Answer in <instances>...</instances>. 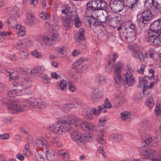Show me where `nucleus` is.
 Masks as SVG:
<instances>
[{
  "label": "nucleus",
  "mask_w": 161,
  "mask_h": 161,
  "mask_svg": "<svg viewBox=\"0 0 161 161\" xmlns=\"http://www.w3.org/2000/svg\"><path fill=\"white\" fill-rule=\"evenodd\" d=\"M38 98L31 97L28 99L29 103L30 106L34 108H36L39 103Z\"/></svg>",
  "instance_id": "obj_34"
},
{
  "label": "nucleus",
  "mask_w": 161,
  "mask_h": 161,
  "mask_svg": "<svg viewBox=\"0 0 161 161\" xmlns=\"http://www.w3.org/2000/svg\"><path fill=\"white\" fill-rule=\"evenodd\" d=\"M35 158L38 161H45L44 159L38 153L35 154Z\"/></svg>",
  "instance_id": "obj_64"
},
{
  "label": "nucleus",
  "mask_w": 161,
  "mask_h": 161,
  "mask_svg": "<svg viewBox=\"0 0 161 161\" xmlns=\"http://www.w3.org/2000/svg\"><path fill=\"white\" fill-rule=\"evenodd\" d=\"M143 147L139 150L140 154L145 158L153 161H161V148L156 152L153 149H146L144 145Z\"/></svg>",
  "instance_id": "obj_3"
},
{
  "label": "nucleus",
  "mask_w": 161,
  "mask_h": 161,
  "mask_svg": "<svg viewBox=\"0 0 161 161\" xmlns=\"http://www.w3.org/2000/svg\"><path fill=\"white\" fill-rule=\"evenodd\" d=\"M23 43L21 41L18 42L17 44L14 45L13 48L14 49L19 50L21 49L23 47Z\"/></svg>",
  "instance_id": "obj_55"
},
{
  "label": "nucleus",
  "mask_w": 161,
  "mask_h": 161,
  "mask_svg": "<svg viewBox=\"0 0 161 161\" xmlns=\"http://www.w3.org/2000/svg\"><path fill=\"white\" fill-rule=\"evenodd\" d=\"M136 39L135 33L133 32H128L127 36V38L125 40L126 43H131L133 42Z\"/></svg>",
  "instance_id": "obj_27"
},
{
  "label": "nucleus",
  "mask_w": 161,
  "mask_h": 161,
  "mask_svg": "<svg viewBox=\"0 0 161 161\" xmlns=\"http://www.w3.org/2000/svg\"><path fill=\"white\" fill-rule=\"evenodd\" d=\"M58 36L57 31L52 28V31L47 36L44 37V42L47 45H50L56 41Z\"/></svg>",
  "instance_id": "obj_8"
},
{
  "label": "nucleus",
  "mask_w": 161,
  "mask_h": 161,
  "mask_svg": "<svg viewBox=\"0 0 161 161\" xmlns=\"http://www.w3.org/2000/svg\"><path fill=\"white\" fill-rule=\"evenodd\" d=\"M96 18L88 16V18L87 19L88 21L89 25H90V27H91L92 25L93 26V23H95Z\"/></svg>",
  "instance_id": "obj_59"
},
{
  "label": "nucleus",
  "mask_w": 161,
  "mask_h": 161,
  "mask_svg": "<svg viewBox=\"0 0 161 161\" xmlns=\"http://www.w3.org/2000/svg\"><path fill=\"white\" fill-rule=\"evenodd\" d=\"M140 3L139 0H134L130 4H126L125 6L128 7L129 8H131L132 10L135 11Z\"/></svg>",
  "instance_id": "obj_31"
},
{
  "label": "nucleus",
  "mask_w": 161,
  "mask_h": 161,
  "mask_svg": "<svg viewBox=\"0 0 161 161\" xmlns=\"http://www.w3.org/2000/svg\"><path fill=\"white\" fill-rule=\"evenodd\" d=\"M117 31H119V37L124 41H125L127 38L128 31L126 29V28L124 26H120L117 29Z\"/></svg>",
  "instance_id": "obj_15"
},
{
  "label": "nucleus",
  "mask_w": 161,
  "mask_h": 161,
  "mask_svg": "<svg viewBox=\"0 0 161 161\" xmlns=\"http://www.w3.org/2000/svg\"><path fill=\"white\" fill-rule=\"evenodd\" d=\"M147 41L153 45H161V39H159L158 36L156 35L151 37L148 36Z\"/></svg>",
  "instance_id": "obj_19"
},
{
  "label": "nucleus",
  "mask_w": 161,
  "mask_h": 161,
  "mask_svg": "<svg viewBox=\"0 0 161 161\" xmlns=\"http://www.w3.org/2000/svg\"><path fill=\"white\" fill-rule=\"evenodd\" d=\"M51 142L53 144L57 143V146L58 147H60L62 145L61 143L59 142V138L57 137H53L51 141Z\"/></svg>",
  "instance_id": "obj_60"
},
{
  "label": "nucleus",
  "mask_w": 161,
  "mask_h": 161,
  "mask_svg": "<svg viewBox=\"0 0 161 161\" xmlns=\"http://www.w3.org/2000/svg\"><path fill=\"white\" fill-rule=\"evenodd\" d=\"M87 59L84 57H81L77 60L73 64V68L75 67L80 69L81 72H86L88 70V67L86 65H82V63Z\"/></svg>",
  "instance_id": "obj_10"
},
{
  "label": "nucleus",
  "mask_w": 161,
  "mask_h": 161,
  "mask_svg": "<svg viewBox=\"0 0 161 161\" xmlns=\"http://www.w3.org/2000/svg\"><path fill=\"white\" fill-rule=\"evenodd\" d=\"M103 96V92L98 89H95L91 94V99L94 102H98Z\"/></svg>",
  "instance_id": "obj_13"
},
{
  "label": "nucleus",
  "mask_w": 161,
  "mask_h": 161,
  "mask_svg": "<svg viewBox=\"0 0 161 161\" xmlns=\"http://www.w3.org/2000/svg\"><path fill=\"white\" fill-rule=\"evenodd\" d=\"M139 84L137 85L139 87H142L143 86V89L142 92L143 93H144L146 92V87L147 84V82L144 78H139Z\"/></svg>",
  "instance_id": "obj_30"
},
{
  "label": "nucleus",
  "mask_w": 161,
  "mask_h": 161,
  "mask_svg": "<svg viewBox=\"0 0 161 161\" xmlns=\"http://www.w3.org/2000/svg\"><path fill=\"white\" fill-rule=\"evenodd\" d=\"M16 91L17 93V96H20L24 95L29 94L28 92H27V91H28L26 90V88L23 87L22 89L20 88V86H18L16 87Z\"/></svg>",
  "instance_id": "obj_35"
},
{
  "label": "nucleus",
  "mask_w": 161,
  "mask_h": 161,
  "mask_svg": "<svg viewBox=\"0 0 161 161\" xmlns=\"http://www.w3.org/2000/svg\"><path fill=\"white\" fill-rule=\"evenodd\" d=\"M66 8L70 14L71 17L77 15V14L75 10V7L73 4L69 3L66 5Z\"/></svg>",
  "instance_id": "obj_25"
},
{
  "label": "nucleus",
  "mask_w": 161,
  "mask_h": 161,
  "mask_svg": "<svg viewBox=\"0 0 161 161\" xmlns=\"http://www.w3.org/2000/svg\"><path fill=\"white\" fill-rule=\"evenodd\" d=\"M54 50L57 52L59 54L63 55V52L64 50V47L63 46L61 47H56L54 48Z\"/></svg>",
  "instance_id": "obj_62"
},
{
  "label": "nucleus",
  "mask_w": 161,
  "mask_h": 161,
  "mask_svg": "<svg viewBox=\"0 0 161 161\" xmlns=\"http://www.w3.org/2000/svg\"><path fill=\"white\" fill-rule=\"evenodd\" d=\"M84 127L86 128V130L91 131H92L95 128L94 125L88 122H84L83 128H84Z\"/></svg>",
  "instance_id": "obj_39"
},
{
  "label": "nucleus",
  "mask_w": 161,
  "mask_h": 161,
  "mask_svg": "<svg viewBox=\"0 0 161 161\" xmlns=\"http://www.w3.org/2000/svg\"><path fill=\"white\" fill-rule=\"evenodd\" d=\"M153 17V15L152 12L150 10H147L142 12V16L140 17L138 21L144 24H147L149 23Z\"/></svg>",
  "instance_id": "obj_9"
},
{
  "label": "nucleus",
  "mask_w": 161,
  "mask_h": 161,
  "mask_svg": "<svg viewBox=\"0 0 161 161\" xmlns=\"http://www.w3.org/2000/svg\"><path fill=\"white\" fill-rule=\"evenodd\" d=\"M101 0H94L93 1V5L96 8L100 10Z\"/></svg>",
  "instance_id": "obj_50"
},
{
  "label": "nucleus",
  "mask_w": 161,
  "mask_h": 161,
  "mask_svg": "<svg viewBox=\"0 0 161 161\" xmlns=\"http://www.w3.org/2000/svg\"><path fill=\"white\" fill-rule=\"evenodd\" d=\"M9 11L10 17L7 23L8 24L11 25L14 23L16 20L19 18V16L18 13L19 8L16 6L8 8Z\"/></svg>",
  "instance_id": "obj_6"
},
{
  "label": "nucleus",
  "mask_w": 161,
  "mask_h": 161,
  "mask_svg": "<svg viewBox=\"0 0 161 161\" xmlns=\"http://www.w3.org/2000/svg\"><path fill=\"white\" fill-rule=\"evenodd\" d=\"M35 20V19L31 14L27 15L26 22L27 25H32L36 24Z\"/></svg>",
  "instance_id": "obj_32"
},
{
  "label": "nucleus",
  "mask_w": 161,
  "mask_h": 161,
  "mask_svg": "<svg viewBox=\"0 0 161 161\" xmlns=\"http://www.w3.org/2000/svg\"><path fill=\"white\" fill-rule=\"evenodd\" d=\"M31 80L28 77H22L21 79L20 86L25 88L31 87L32 85Z\"/></svg>",
  "instance_id": "obj_16"
},
{
  "label": "nucleus",
  "mask_w": 161,
  "mask_h": 161,
  "mask_svg": "<svg viewBox=\"0 0 161 161\" xmlns=\"http://www.w3.org/2000/svg\"><path fill=\"white\" fill-rule=\"evenodd\" d=\"M6 73L8 74L10 79L12 80H18L19 78L17 72L13 69H7L5 70Z\"/></svg>",
  "instance_id": "obj_17"
},
{
  "label": "nucleus",
  "mask_w": 161,
  "mask_h": 161,
  "mask_svg": "<svg viewBox=\"0 0 161 161\" xmlns=\"http://www.w3.org/2000/svg\"><path fill=\"white\" fill-rule=\"evenodd\" d=\"M154 35H156L158 36L159 35L158 32L156 31L155 32V31H153V30H152L150 29L147 33L148 36L150 37L153 36Z\"/></svg>",
  "instance_id": "obj_57"
},
{
  "label": "nucleus",
  "mask_w": 161,
  "mask_h": 161,
  "mask_svg": "<svg viewBox=\"0 0 161 161\" xmlns=\"http://www.w3.org/2000/svg\"><path fill=\"white\" fill-rule=\"evenodd\" d=\"M97 109L96 108H93L87 111L86 115H85V118L86 119H91L93 118V114H97L98 112H97Z\"/></svg>",
  "instance_id": "obj_26"
},
{
  "label": "nucleus",
  "mask_w": 161,
  "mask_h": 161,
  "mask_svg": "<svg viewBox=\"0 0 161 161\" xmlns=\"http://www.w3.org/2000/svg\"><path fill=\"white\" fill-rule=\"evenodd\" d=\"M155 114L156 115L161 114V104H159L157 105V108L155 110Z\"/></svg>",
  "instance_id": "obj_63"
},
{
  "label": "nucleus",
  "mask_w": 161,
  "mask_h": 161,
  "mask_svg": "<svg viewBox=\"0 0 161 161\" xmlns=\"http://www.w3.org/2000/svg\"><path fill=\"white\" fill-rule=\"evenodd\" d=\"M71 136L73 140L79 146H82L85 143L86 137L82 134L78 133L76 129H72Z\"/></svg>",
  "instance_id": "obj_5"
},
{
  "label": "nucleus",
  "mask_w": 161,
  "mask_h": 161,
  "mask_svg": "<svg viewBox=\"0 0 161 161\" xmlns=\"http://www.w3.org/2000/svg\"><path fill=\"white\" fill-rule=\"evenodd\" d=\"M16 89L9 91L8 96L0 100V105L13 111V112H20L26 110L28 108L25 103H20L14 96L17 95Z\"/></svg>",
  "instance_id": "obj_2"
},
{
  "label": "nucleus",
  "mask_w": 161,
  "mask_h": 161,
  "mask_svg": "<svg viewBox=\"0 0 161 161\" xmlns=\"http://www.w3.org/2000/svg\"><path fill=\"white\" fill-rule=\"evenodd\" d=\"M107 17V16L105 17V19L103 21H100L98 19H96L95 23H93V26L96 27L97 25H102V24L105 23L106 21V19Z\"/></svg>",
  "instance_id": "obj_56"
},
{
  "label": "nucleus",
  "mask_w": 161,
  "mask_h": 161,
  "mask_svg": "<svg viewBox=\"0 0 161 161\" xmlns=\"http://www.w3.org/2000/svg\"><path fill=\"white\" fill-rule=\"evenodd\" d=\"M19 55L21 59L26 60L28 59L29 53L26 49L23 48L20 51Z\"/></svg>",
  "instance_id": "obj_33"
},
{
  "label": "nucleus",
  "mask_w": 161,
  "mask_h": 161,
  "mask_svg": "<svg viewBox=\"0 0 161 161\" xmlns=\"http://www.w3.org/2000/svg\"><path fill=\"white\" fill-rule=\"evenodd\" d=\"M95 8V7L93 5V1L92 2L87 3L86 4V14H88L90 12V11H91Z\"/></svg>",
  "instance_id": "obj_46"
},
{
  "label": "nucleus",
  "mask_w": 161,
  "mask_h": 161,
  "mask_svg": "<svg viewBox=\"0 0 161 161\" xmlns=\"http://www.w3.org/2000/svg\"><path fill=\"white\" fill-rule=\"evenodd\" d=\"M121 118L122 119L126 120V119L130 118V114L127 112L125 111L121 114Z\"/></svg>",
  "instance_id": "obj_48"
},
{
  "label": "nucleus",
  "mask_w": 161,
  "mask_h": 161,
  "mask_svg": "<svg viewBox=\"0 0 161 161\" xmlns=\"http://www.w3.org/2000/svg\"><path fill=\"white\" fill-rule=\"evenodd\" d=\"M112 103L116 107L121 106L123 103L122 102L121 96L119 95L117 96L116 97L112 100Z\"/></svg>",
  "instance_id": "obj_28"
},
{
  "label": "nucleus",
  "mask_w": 161,
  "mask_h": 161,
  "mask_svg": "<svg viewBox=\"0 0 161 161\" xmlns=\"http://www.w3.org/2000/svg\"><path fill=\"white\" fill-rule=\"evenodd\" d=\"M151 128V122L148 120H143L141 125V129L144 131H147Z\"/></svg>",
  "instance_id": "obj_23"
},
{
  "label": "nucleus",
  "mask_w": 161,
  "mask_h": 161,
  "mask_svg": "<svg viewBox=\"0 0 161 161\" xmlns=\"http://www.w3.org/2000/svg\"><path fill=\"white\" fill-rule=\"evenodd\" d=\"M45 151V156L47 161H59L57 159L54 153L49 152L48 149H46Z\"/></svg>",
  "instance_id": "obj_22"
},
{
  "label": "nucleus",
  "mask_w": 161,
  "mask_h": 161,
  "mask_svg": "<svg viewBox=\"0 0 161 161\" xmlns=\"http://www.w3.org/2000/svg\"><path fill=\"white\" fill-rule=\"evenodd\" d=\"M40 17L43 19L47 20L50 18V16L46 14L45 12H42L39 14Z\"/></svg>",
  "instance_id": "obj_54"
},
{
  "label": "nucleus",
  "mask_w": 161,
  "mask_h": 161,
  "mask_svg": "<svg viewBox=\"0 0 161 161\" xmlns=\"http://www.w3.org/2000/svg\"><path fill=\"white\" fill-rule=\"evenodd\" d=\"M84 33V30L82 28L80 29L78 32V36L76 38L77 42H79L80 41H85Z\"/></svg>",
  "instance_id": "obj_37"
},
{
  "label": "nucleus",
  "mask_w": 161,
  "mask_h": 161,
  "mask_svg": "<svg viewBox=\"0 0 161 161\" xmlns=\"http://www.w3.org/2000/svg\"><path fill=\"white\" fill-rule=\"evenodd\" d=\"M69 89L72 92H74L76 90V87L75 85H73L71 82H69L68 84Z\"/></svg>",
  "instance_id": "obj_61"
},
{
  "label": "nucleus",
  "mask_w": 161,
  "mask_h": 161,
  "mask_svg": "<svg viewBox=\"0 0 161 161\" xmlns=\"http://www.w3.org/2000/svg\"><path fill=\"white\" fill-rule=\"evenodd\" d=\"M46 141L45 139H38L35 141L36 146L40 149L43 150V148L46 150L47 149V144H46Z\"/></svg>",
  "instance_id": "obj_24"
},
{
  "label": "nucleus",
  "mask_w": 161,
  "mask_h": 161,
  "mask_svg": "<svg viewBox=\"0 0 161 161\" xmlns=\"http://www.w3.org/2000/svg\"><path fill=\"white\" fill-rule=\"evenodd\" d=\"M155 0H146L145 5L147 9L151 8L153 6L154 7Z\"/></svg>",
  "instance_id": "obj_44"
},
{
  "label": "nucleus",
  "mask_w": 161,
  "mask_h": 161,
  "mask_svg": "<svg viewBox=\"0 0 161 161\" xmlns=\"http://www.w3.org/2000/svg\"><path fill=\"white\" fill-rule=\"evenodd\" d=\"M122 0H111L109 7L113 12L117 13L121 11L124 7Z\"/></svg>",
  "instance_id": "obj_7"
},
{
  "label": "nucleus",
  "mask_w": 161,
  "mask_h": 161,
  "mask_svg": "<svg viewBox=\"0 0 161 161\" xmlns=\"http://www.w3.org/2000/svg\"><path fill=\"white\" fill-rule=\"evenodd\" d=\"M67 82L64 80H62L59 82L58 83V86L59 87L58 89L63 91H64L66 89Z\"/></svg>",
  "instance_id": "obj_40"
},
{
  "label": "nucleus",
  "mask_w": 161,
  "mask_h": 161,
  "mask_svg": "<svg viewBox=\"0 0 161 161\" xmlns=\"http://www.w3.org/2000/svg\"><path fill=\"white\" fill-rule=\"evenodd\" d=\"M74 107L72 104H65L63 107L64 111L65 113H67Z\"/></svg>",
  "instance_id": "obj_51"
},
{
  "label": "nucleus",
  "mask_w": 161,
  "mask_h": 161,
  "mask_svg": "<svg viewBox=\"0 0 161 161\" xmlns=\"http://www.w3.org/2000/svg\"><path fill=\"white\" fill-rule=\"evenodd\" d=\"M40 77L43 83H48L50 82V79L47 77L46 75L43 74L42 75H40Z\"/></svg>",
  "instance_id": "obj_49"
},
{
  "label": "nucleus",
  "mask_w": 161,
  "mask_h": 161,
  "mask_svg": "<svg viewBox=\"0 0 161 161\" xmlns=\"http://www.w3.org/2000/svg\"><path fill=\"white\" fill-rule=\"evenodd\" d=\"M124 67L123 64L119 61L114 68V75L115 82L117 84H120L122 83V71Z\"/></svg>",
  "instance_id": "obj_4"
},
{
  "label": "nucleus",
  "mask_w": 161,
  "mask_h": 161,
  "mask_svg": "<svg viewBox=\"0 0 161 161\" xmlns=\"http://www.w3.org/2000/svg\"><path fill=\"white\" fill-rule=\"evenodd\" d=\"M152 142L153 143L161 142V132H157L153 139L150 136L147 137L143 141L142 143L143 145H148Z\"/></svg>",
  "instance_id": "obj_11"
},
{
  "label": "nucleus",
  "mask_w": 161,
  "mask_h": 161,
  "mask_svg": "<svg viewBox=\"0 0 161 161\" xmlns=\"http://www.w3.org/2000/svg\"><path fill=\"white\" fill-rule=\"evenodd\" d=\"M107 81V78L106 76L101 75L97 76L95 79V81L97 83L100 85L105 84Z\"/></svg>",
  "instance_id": "obj_29"
},
{
  "label": "nucleus",
  "mask_w": 161,
  "mask_h": 161,
  "mask_svg": "<svg viewBox=\"0 0 161 161\" xmlns=\"http://www.w3.org/2000/svg\"><path fill=\"white\" fill-rule=\"evenodd\" d=\"M38 100L39 103L38 104L37 108H45L46 105V103L40 99H38Z\"/></svg>",
  "instance_id": "obj_52"
},
{
  "label": "nucleus",
  "mask_w": 161,
  "mask_h": 161,
  "mask_svg": "<svg viewBox=\"0 0 161 161\" xmlns=\"http://www.w3.org/2000/svg\"><path fill=\"white\" fill-rule=\"evenodd\" d=\"M70 18L69 19L66 16H63L61 18V21L64 25V28L67 31L71 27Z\"/></svg>",
  "instance_id": "obj_21"
},
{
  "label": "nucleus",
  "mask_w": 161,
  "mask_h": 161,
  "mask_svg": "<svg viewBox=\"0 0 161 161\" xmlns=\"http://www.w3.org/2000/svg\"><path fill=\"white\" fill-rule=\"evenodd\" d=\"M71 20H74V24L76 27H79L81 25V23L80 21L79 18L77 17V15L75 16H71L70 18Z\"/></svg>",
  "instance_id": "obj_42"
},
{
  "label": "nucleus",
  "mask_w": 161,
  "mask_h": 161,
  "mask_svg": "<svg viewBox=\"0 0 161 161\" xmlns=\"http://www.w3.org/2000/svg\"><path fill=\"white\" fill-rule=\"evenodd\" d=\"M112 140L114 142H118L120 141L123 138V136L120 134H113L111 135Z\"/></svg>",
  "instance_id": "obj_38"
},
{
  "label": "nucleus",
  "mask_w": 161,
  "mask_h": 161,
  "mask_svg": "<svg viewBox=\"0 0 161 161\" xmlns=\"http://www.w3.org/2000/svg\"><path fill=\"white\" fill-rule=\"evenodd\" d=\"M98 10L96 7L93 8L92 10L90 11V12L88 13L90 14L88 16L97 18L98 16Z\"/></svg>",
  "instance_id": "obj_43"
},
{
  "label": "nucleus",
  "mask_w": 161,
  "mask_h": 161,
  "mask_svg": "<svg viewBox=\"0 0 161 161\" xmlns=\"http://www.w3.org/2000/svg\"><path fill=\"white\" fill-rule=\"evenodd\" d=\"M146 104L150 108H152L154 104L153 98L152 97H149L146 100Z\"/></svg>",
  "instance_id": "obj_45"
},
{
  "label": "nucleus",
  "mask_w": 161,
  "mask_h": 161,
  "mask_svg": "<svg viewBox=\"0 0 161 161\" xmlns=\"http://www.w3.org/2000/svg\"><path fill=\"white\" fill-rule=\"evenodd\" d=\"M126 29L128 32H133V31L134 33L136 32V27L135 25L133 23L131 24L129 27L126 28Z\"/></svg>",
  "instance_id": "obj_53"
},
{
  "label": "nucleus",
  "mask_w": 161,
  "mask_h": 161,
  "mask_svg": "<svg viewBox=\"0 0 161 161\" xmlns=\"http://www.w3.org/2000/svg\"><path fill=\"white\" fill-rule=\"evenodd\" d=\"M134 82V79L132 74L130 71H127L125 74L124 80L122 78V83L119 84L121 85L123 84L130 86L133 85Z\"/></svg>",
  "instance_id": "obj_12"
},
{
  "label": "nucleus",
  "mask_w": 161,
  "mask_h": 161,
  "mask_svg": "<svg viewBox=\"0 0 161 161\" xmlns=\"http://www.w3.org/2000/svg\"><path fill=\"white\" fill-rule=\"evenodd\" d=\"M113 64L110 61H108L105 67V70L108 73H110L112 71Z\"/></svg>",
  "instance_id": "obj_47"
},
{
  "label": "nucleus",
  "mask_w": 161,
  "mask_h": 161,
  "mask_svg": "<svg viewBox=\"0 0 161 161\" xmlns=\"http://www.w3.org/2000/svg\"><path fill=\"white\" fill-rule=\"evenodd\" d=\"M112 107L111 103L108 101V98H106L103 105L98 106L97 107L98 114L103 113L106 112V109H109Z\"/></svg>",
  "instance_id": "obj_14"
},
{
  "label": "nucleus",
  "mask_w": 161,
  "mask_h": 161,
  "mask_svg": "<svg viewBox=\"0 0 161 161\" xmlns=\"http://www.w3.org/2000/svg\"><path fill=\"white\" fill-rule=\"evenodd\" d=\"M31 72L35 74H39V75H42L43 74L44 69L41 66H37Z\"/></svg>",
  "instance_id": "obj_41"
},
{
  "label": "nucleus",
  "mask_w": 161,
  "mask_h": 161,
  "mask_svg": "<svg viewBox=\"0 0 161 161\" xmlns=\"http://www.w3.org/2000/svg\"><path fill=\"white\" fill-rule=\"evenodd\" d=\"M150 29L153 30V31L159 32L161 30V19H159L154 21L151 25Z\"/></svg>",
  "instance_id": "obj_18"
},
{
  "label": "nucleus",
  "mask_w": 161,
  "mask_h": 161,
  "mask_svg": "<svg viewBox=\"0 0 161 161\" xmlns=\"http://www.w3.org/2000/svg\"><path fill=\"white\" fill-rule=\"evenodd\" d=\"M133 52L135 53V56L136 58L139 59L141 62H142L146 57L147 54L145 53H142L139 50L135 49L134 47H132Z\"/></svg>",
  "instance_id": "obj_20"
},
{
  "label": "nucleus",
  "mask_w": 161,
  "mask_h": 161,
  "mask_svg": "<svg viewBox=\"0 0 161 161\" xmlns=\"http://www.w3.org/2000/svg\"><path fill=\"white\" fill-rule=\"evenodd\" d=\"M16 28L17 29V33L19 36H24L25 33V29L21 25H16Z\"/></svg>",
  "instance_id": "obj_36"
},
{
  "label": "nucleus",
  "mask_w": 161,
  "mask_h": 161,
  "mask_svg": "<svg viewBox=\"0 0 161 161\" xmlns=\"http://www.w3.org/2000/svg\"><path fill=\"white\" fill-rule=\"evenodd\" d=\"M117 21L115 19L112 18L110 19L109 20V23L111 27H116L117 26Z\"/></svg>",
  "instance_id": "obj_58"
},
{
  "label": "nucleus",
  "mask_w": 161,
  "mask_h": 161,
  "mask_svg": "<svg viewBox=\"0 0 161 161\" xmlns=\"http://www.w3.org/2000/svg\"><path fill=\"white\" fill-rule=\"evenodd\" d=\"M58 122L54 123L50 126L49 130L51 132L58 135H61L68 131H71L76 126H79L83 128L84 122L79 118H73L70 116H64L62 119H60Z\"/></svg>",
  "instance_id": "obj_1"
}]
</instances>
